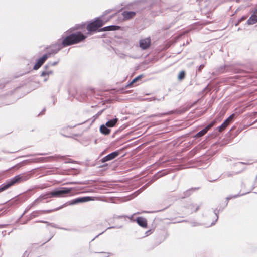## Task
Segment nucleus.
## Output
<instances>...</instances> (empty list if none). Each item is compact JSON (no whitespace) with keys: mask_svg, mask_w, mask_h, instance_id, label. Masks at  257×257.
Here are the masks:
<instances>
[{"mask_svg":"<svg viewBox=\"0 0 257 257\" xmlns=\"http://www.w3.org/2000/svg\"><path fill=\"white\" fill-rule=\"evenodd\" d=\"M31 176V175L30 174H22L18 175L11 179L15 184L17 183L27 181L30 178Z\"/></svg>","mask_w":257,"mask_h":257,"instance_id":"20e7f679","label":"nucleus"},{"mask_svg":"<svg viewBox=\"0 0 257 257\" xmlns=\"http://www.w3.org/2000/svg\"><path fill=\"white\" fill-rule=\"evenodd\" d=\"M100 131L102 134H104V135H108L110 132V129H109L106 126V125H101L100 127Z\"/></svg>","mask_w":257,"mask_h":257,"instance_id":"412c9836","label":"nucleus"},{"mask_svg":"<svg viewBox=\"0 0 257 257\" xmlns=\"http://www.w3.org/2000/svg\"><path fill=\"white\" fill-rule=\"evenodd\" d=\"M43 211H36L32 213L31 218H34L42 214Z\"/></svg>","mask_w":257,"mask_h":257,"instance_id":"b1692460","label":"nucleus"},{"mask_svg":"<svg viewBox=\"0 0 257 257\" xmlns=\"http://www.w3.org/2000/svg\"><path fill=\"white\" fill-rule=\"evenodd\" d=\"M119 154V152L118 151L113 152L102 158L101 161L102 163H104L105 162L112 160L118 156Z\"/></svg>","mask_w":257,"mask_h":257,"instance_id":"6e6552de","label":"nucleus"},{"mask_svg":"<svg viewBox=\"0 0 257 257\" xmlns=\"http://www.w3.org/2000/svg\"><path fill=\"white\" fill-rule=\"evenodd\" d=\"M63 47H64L62 45L60 40H58L56 43L49 46V49H50V52L47 54H49V56L51 54H55ZM47 49H48V48H47Z\"/></svg>","mask_w":257,"mask_h":257,"instance_id":"7ed1b4c3","label":"nucleus"},{"mask_svg":"<svg viewBox=\"0 0 257 257\" xmlns=\"http://www.w3.org/2000/svg\"><path fill=\"white\" fill-rule=\"evenodd\" d=\"M65 205H62V206H60V207H58V208H56V209H54V210H49V211H47V212H51L52 211H57V210H59V209H60L62 208L63 207V206H64Z\"/></svg>","mask_w":257,"mask_h":257,"instance_id":"473e14b6","label":"nucleus"},{"mask_svg":"<svg viewBox=\"0 0 257 257\" xmlns=\"http://www.w3.org/2000/svg\"><path fill=\"white\" fill-rule=\"evenodd\" d=\"M78 184V183L76 182H71L67 183V184Z\"/></svg>","mask_w":257,"mask_h":257,"instance_id":"ea45409f","label":"nucleus"},{"mask_svg":"<svg viewBox=\"0 0 257 257\" xmlns=\"http://www.w3.org/2000/svg\"><path fill=\"white\" fill-rule=\"evenodd\" d=\"M118 121V119L117 118H115L113 119L109 120L105 123V125L107 127H113Z\"/></svg>","mask_w":257,"mask_h":257,"instance_id":"aec40b11","label":"nucleus"},{"mask_svg":"<svg viewBox=\"0 0 257 257\" xmlns=\"http://www.w3.org/2000/svg\"><path fill=\"white\" fill-rule=\"evenodd\" d=\"M1 160V159L0 158V161Z\"/></svg>","mask_w":257,"mask_h":257,"instance_id":"5fc2aeb1","label":"nucleus"},{"mask_svg":"<svg viewBox=\"0 0 257 257\" xmlns=\"http://www.w3.org/2000/svg\"><path fill=\"white\" fill-rule=\"evenodd\" d=\"M242 164H247V163H243V162H238V163H236L235 165L236 166H238V165H242Z\"/></svg>","mask_w":257,"mask_h":257,"instance_id":"e433bc0d","label":"nucleus"},{"mask_svg":"<svg viewBox=\"0 0 257 257\" xmlns=\"http://www.w3.org/2000/svg\"><path fill=\"white\" fill-rule=\"evenodd\" d=\"M247 18L246 16H242L239 20V22H241L243 20H244Z\"/></svg>","mask_w":257,"mask_h":257,"instance_id":"4c0bfd02","label":"nucleus"},{"mask_svg":"<svg viewBox=\"0 0 257 257\" xmlns=\"http://www.w3.org/2000/svg\"><path fill=\"white\" fill-rule=\"evenodd\" d=\"M234 116V114H232L230 115L218 127L219 132H221L223 131L232 121Z\"/></svg>","mask_w":257,"mask_h":257,"instance_id":"9d476101","label":"nucleus"},{"mask_svg":"<svg viewBox=\"0 0 257 257\" xmlns=\"http://www.w3.org/2000/svg\"><path fill=\"white\" fill-rule=\"evenodd\" d=\"M185 72L184 71H181L178 76V79L179 80H182L185 78Z\"/></svg>","mask_w":257,"mask_h":257,"instance_id":"393cba45","label":"nucleus"},{"mask_svg":"<svg viewBox=\"0 0 257 257\" xmlns=\"http://www.w3.org/2000/svg\"><path fill=\"white\" fill-rule=\"evenodd\" d=\"M230 71V67L227 65L221 66L219 67H218L217 69V73H220V74L229 72Z\"/></svg>","mask_w":257,"mask_h":257,"instance_id":"a211bd4d","label":"nucleus"},{"mask_svg":"<svg viewBox=\"0 0 257 257\" xmlns=\"http://www.w3.org/2000/svg\"><path fill=\"white\" fill-rule=\"evenodd\" d=\"M183 222V220H182V221H178V223H181V222Z\"/></svg>","mask_w":257,"mask_h":257,"instance_id":"de8ad7c7","label":"nucleus"},{"mask_svg":"<svg viewBox=\"0 0 257 257\" xmlns=\"http://www.w3.org/2000/svg\"><path fill=\"white\" fill-rule=\"evenodd\" d=\"M43 200L42 199V198H41V195H40L38 198H37L36 199H35L31 204H30L29 205H28L26 207V208L25 210L24 213L27 212L32 207H33L35 206H36L37 205H38L39 203H40L41 202H42Z\"/></svg>","mask_w":257,"mask_h":257,"instance_id":"2eb2a0df","label":"nucleus"},{"mask_svg":"<svg viewBox=\"0 0 257 257\" xmlns=\"http://www.w3.org/2000/svg\"><path fill=\"white\" fill-rule=\"evenodd\" d=\"M73 190V188L62 187L48 193L42 194L41 198L44 200L51 197H65L71 193Z\"/></svg>","mask_w":257,"mask_h":257,"instance_id":"f257e3e1","label":"nucleus"},{"mask_svg":"<svg viewBox=\"0 0 257 257\" xmlns=\"http://www.w3.org/2000/svg\"><path fill=\"white\" fill-rule=\"evenodd\" d=\"M104 231H102V232H101V233H99V234H98V235H97V236H98V235H101V234H102Z\"/></svg>","mask_w":257,"mask_h":257,"instance_id":"c03bdc74","label":"nucleus"},{"mask_svg":"<svg viewBox=\"0 0 257 257\" xmlns=\"http://www.w3.org/2000/svg\"><path fill=\"white\" fill-rule=\"evenodd\" d=\"M40 155H44V154H40Z\"/></svg>","mask_w":257,"mask_h":257,"instance_id":"864d4df0","label":"nucleus"},{"mask_svg":"<svg viewBox=\"0 0 257 257\" xmlns=\"http://www.w3.org/2000/svg\"><path fill=\"white\" fill-rule=\"evenodd\" d=\"M150 37L142 39L139 41V46L142 50L148 49L151 45Z\"/></svg>","mask_w":257,"mask_h":257,"instance_id":"0eeeda50","label":"nucleus"},{"mask_svg":"<svg viewBox=\"0 0 257 257\" xmlns=\"http://www.w3.org/2000/svg\"><path fill=\"white\" fill-rule=\"evenodd\" d=\"M215 123V121L214 120L213 121H212L210 123H209V124H208L205 128L204 129L206 131V132H207V131L210 128H211Z\"/></svg>","mask_w":257,"mask_h":257,"instance_id":"7c9ffc66","label":"nucleus"},{"mask_svg":"<svg viewBox=\"0 0 257 257\" xmlns=\"http://www.w3.org/2000/svg\"><path fill=\"white\" fill-rule=\"evenodd\" d=\"M63 47H66L74 44V41L72 37V35L70 34L69 36L64 38L62 42H61Z\"/></svg>","mask_w":257,"mask_h":257,"instance_id":"4468645a","label":"nucleus"},{"mask_svg":"<svg viewBox=\"0 0 257 257\" xmlns=\"http://www.w3.org/2000/svg\"><path fill=\"white\" fill-rule=\"evenodd\" d=\"M92 198L91 197H83L80 198H77L75 199H73L70 201L68 203L69 205H74L76 204H78L81 202H85L90 200H92Z\"/></svg>","mask_w":257,"mask_h":257,"instance_id":"1a4fd4ad","label":"nucleus"},{"mask_svg":"<svg viewBox=\"0 0 257 257\" xmlns=\"http://www.w3.org/2000/svg\"><path fill=\"white\" fill-rule=\"evenodd\" d=\"M172 113V111H169L168 112L162 113H159L153 114V115H151V117H162L163 116L171 114Z\"/></svg>","mask_w":257,"mask_h":257,"instance_id":"5701e85b","label":"nucleus"},{"mask_svg":"<svg viewBox=\"0 0 257 257\" xmlns=\"http://www.w3.org/2000/svg\"><path fill=\"white\" fill-rule=\"evenodd\" d=\"M136 15V13L133 11H126L122 12V15L123 16L124 20H128L133 18Z\"/></svg>","mask_w":257,"mask_h":257,"instance_id":"dca6fc26","label":"nucleus"},{"mask_svg":"<svg viewBox=\"0 0 257 257\" xmlns=\"http://www.w3.org/2000/svg\"><path fill=\"white\" fill-rule=\"evenodd\" d=\"M110 12V10L106 11V13H109Z\"/></svg>","mask_w":257,"mask_h":257,"instance_id":"8fccbe9b","label":"nucleus"},{"mask_svg":"<svg viewBox=\"0 0 257 257\" xmlns=\"http://www.w3.org/2000/svg\"><path fill=\"white\" fill-rule=\"evenodd\" d=\"M104 22L99 18H97L95 21L90 23L87 26V30L88 31L92 32L96 31L104 25Z\"/></svg>","mask_w":257,"mask_h":257,"instance_id":"f03ea898","label":"nucleus"},{"mask_svg":"<svg viewBox=\"0 0 257 257\" xmlns=\"http://www.w3.org/2000/svg\"><path fill=\"white\" fill-rule=\"evenodd\" d=\"M142 77V75H140L137 77H136L135 78H134L132 81L131 82H130L128 85H127L126 86V87H129L131 85H132L133 83H135L137 81H138V80H139L140 78H141Z\"/></svg>","mask_w":257,"mask_h":257,"instance_id":"bb28decb","label":"nucleus"},{"mask_svg":"<svg viewBox=\"0 0 257 257\" xmlns=\"http://www.w3.org/2000/svg\"><path fill=\"white\" fill-rule=\"evenodd\" d=\"M189 208L192 212H196L199 210V209L200 208V205L192 204L190 205Z\"/></svg>","mask_w":257,"mask_h":257,"instance_id":"4be33fe9","label":"nucleus"},{"mask_svg":"<svg viewBox=\"0 0 257 257\" xmlns=\"http://www.w3.org/2000/svg\"><path fill=\"white\" fill-rule=\"evenodd\" d=\"M102 111H103V110H101V111H100L98 112L97 113V114H96V115H95V116H94V117H95V118L98 117V116H99V115L102 113Z\"/></svg>","mask_w":257,"mask_h":257,"instance_id":"c9c22d12","label":"nucleus"},{"mask_svg":"<svg viewBox=\"0 0 257 257\" xmlns=\"http://www.w3.org/2000/svg\"><path fill=\"white\" fill-rule=\"evenodd\" d=\"M257 22V15L252 13L251 16L249 18L247 21V24L248 25H253Z\"/></svg>","mask_w":257,"mask_h":257,"instance_id":"6ab92c4d","label":"nucleus"},{"mask_svg":"<svg viewBox=\"0 0 257 257\" xmlns=\"http://www.w3.org/2000/svg\"><path fill=\"white\" fill-rule=\"evenodd\" d=\"M49 64H47L45 66L44 70L42 72L41 76L45 77L44 81H47L48 80V77L50 75L53 74V70H49Z\"/></svg>","mask_w":257,"mask_h":257,"instance_id":"9b49d317","label":"nucleus"},{"mask_svg":"<svg viewBox=\"0 0 257 257\" xmlns=\"http://www.w3.org/2000/svg\"><path fill=\"white\" fill-rule=\"evenodd\" d=\"M231 198V197H227L226 198V199H227V200H228L230 199Z\"/></svg>","mask_w":257,"mask_h":257,"instance_id":"37998d69","label":"nucleus"},{"mask_svg":"<svg viewBox=\"0 0 257 257\" xmlns=\"http://www.w3.org/2000/svg\"><path fill=\"white\" fill-rule=\"evenodd\" d=\"M142 227V229H147V226L144 225V226H141Z\"/></svg>","mask_w":257,"mask_h":257,"instance_id":"a19ab883","label":"nucleus"},{"mask_svg":"<svg viewBox=\"0 0 257 257\" xmlns=\"http://www.w3.org/2000/svg\"><path fill=\"white\" fill-rule=\"evenodd\" d=\"M215 224V222H213L211 223V225H214Z\"/></svg>","mask_w":257,"mask_h":257,"instance_id":"49530a36","label":"nucleus"},{"mask_svg":"<svg viewBox=\"0 0 257 257\" xmlns=\"http://www.w3.org/2000/svg\"><path fill=\"white\" fill-rule=\"evenodd\" d=\"M239 23H240V22H239V21L237 23H236L235 26L238 25Z\"/></svg>","mask_w":257,"mask_h":257,"instance_id":"a18cd8bd","label":"nucleus"},{"mask_svg":"<svg viewBox=\"0 0 257 257\" xmlns=\"http://www.w3.org/2000/svg\"><path fill=\"white\" fill-rule=\"evenodd\" d=\"M219 210H217V209H216L215 211H214V213L216 215V220L218 219V216L217 215V213H218V212H219Z\"/></svg>","mask_w":257,"mask_h":257,"instance_id":"58836bf2","label":"nucleus"},{"mask_svg":"<svg viewBox=\"0 0 257 257\" xmlns=\"http://www.w3.org/2000/svg\"><path fill=\"white\" fill-rule=\"evenodd\" d=\"M204 64H201V65H200L199 66V68H198V70H197V71H198L199 72H200L201 71L202 69H203V68H204Z\"/></svg>","mask_w":257,"mask_h":257,"instance_id":"f704fd0d","label":"nucleus"},{"mask_svg":"<svg viewBox=\"0 0 257 257\" xmlns=\"http://www.w3.org/2000/svg\"><path fill=\"white\" fill-rule=\"evenodd\" d=\"M114 227L113 226H111V227H109L107 228V229H110V228H113Z\"/></svg>","mask_w":257,"mask_h":257,"instance_id":"09e8293b","label":"nucleus"},{"mask_svg":"<svg viewBox=\"0 0 257 257\" xmlns=\"http://www.w3.org/2000/svg\"><path fill=\"white\" fill-rule=\"evenodd\" d=\"M215 123V121L214 120L213 121H212L210 123H209V124H208L205 128L204 129L206 131V132H207V131L210 128H211Z\"/></svg>","mask_w":257,"mask_h":257,"instance_id":"c756f323","label":"nucleus"},{"mask_svg":"<svg viewBox=\"0 0 257 257\" xmlns=\"http://www.w3.org/2000/svg\"><path fill=\"white\" fill-rule=\"evenodd\" d=\"M120 26L117 25H110L106 27H104L100 29L98 31H114L119 30L120 29Z\"/></svg>","mask_w":257,"mask_h":257,"instance_id":"f3484780","label":"nucleus"},{"mask_svg":"<svg viewBox=\"0 0 257 257\" xmlns=\"http://www.w3.org/2000/svg\"><path fill=\"white\" fill-rule=\"evenodd\" d=\"M73 40L74 41V44H77L84 40L86 38V36L83 35L80 32L71 34Z\"/></svg>","mask_w":257,"mask_h":257,"instance_id":"423d86ee","label":"nucleus"},{"mask_svg":"<svg viewBox=\"0 0 257 257\" xmlns=\"http://www.w3.org/2000/svg\"><path fill=\"white\" fill-rule=\"evenodd\" d=\"M49 57V54H44L41 58L38 60L37 63L34 66L33 69L34 70L38 69Z\"/></svg>","mask_w":257,"mask_h":257,"instance_id":"f8f14e48","label":"nucleus"},{"mask_svg":"<svg viewBox=\"0 0 257 257\" xmlns=\"http://www.w3.org/2000/svg\"><path fill=\"white\" fill-rule=\"evenodd\" d=\"M206 133H207L206 131L204 128H203V130H202L200 131H199V132H198L196 134V136L197 137H201V136H203L204 135H205Z\"/></svg>","mask_w":257,"mask_h":257,"instance_id":"a878e982","label":"nucleus"},{"mask_svg":"<svg viewBox=\"0 0 257 257\" xmlns=\"http://www.w3.org/2000/svg\"><path fill=\"white\" fill-rule=\"evenodd\" d=\"M45 108H44L43 109V110L42 111L41 114H43L45 112ZM40 113L39 115H40Z\"/></svg>","mask_w":257,"mask_h":257,"instance_id":"79ce46f5","label":"nucleus"},{"mask_svg":"<svg viewBox=\"0 0 257 257\" xmlns=\"http://www.w3.org/2000/svg\"><path fill=\"white\" fill-rule=\"evenodd\" d=\"M138 213L139 212L136 213V214ZM136 213H134L130 217H128V219L130 220L131 223H134L135 222H136L138 224V225H147V221L145 218L143 217H138L135 218L134 215Z\"/></svg>","mask_w":257,"mask_h":257,"instance_id":"39448f33","label":"nucleus"},{"mask_svg":"<svg viewBox=\"0 0 257 257\" xmlns=\"http://www.w3.org/2000/svg\"><path fill=\"white\" fill-rule=\"evenodd\" d=\"M152 232H153V230L152 229H149L148 231H145V236H147L149 235L150 234H151L152 233Z\"/></svg>","mask_w":257,"mask_h":257,"instance_id":"2f4dec72","label":"nucleus"},{"mask_svg":"<svg viewBox=\"0 0 257 257\" xmlns=\"http://www.w3.org/2000/svg\"><path fill=\"white\" fill-rule=\"evenodd\" d=\"M60 229H62L67 230V229H66V228H60Z\"/></svg>","mask_w":257,"mask_h":257,"instance_id":"603ef678","label":"nucleus"},{"mask_svg":"<svg viewBox=\"0 0 257 257\" xmlns=\"http://www.w3.org/2000/svg\"><path fill=\"white\" fill-rule=\"evenodd\" d=\"M14 185V184L12 179L6 181L5 183L0 185V193L6 190Z\"/></svg>","mask_w":257,"mask_h":257,"instance_id":"ddd939ff","label":"nucleus"},{"mask_svg":"<svg viewBox=\"0 0 257 257\" xmlns=\"http://www.w3.org/2000/svg\"><path fill=\"white\" fill-rule=\"evenodd\" d=\"M58 63V61H55V62H49L48 64H49V66H55V65H56Z\"/></svg>","mask_w":257,"mask_h":257,"instance_id":"72a5a7b5","label":"nucleus"},{"mask_svg":"<svg viewBox=\"0 0 257 257\" xmlns=\"http://www.w3.org/2000/svg\"><path fill=\"white\" fill-rule=\"evenodd\" d=\"M239 172H240V171L235 172V173L233 172L232 174H231L230 172H228L224 173V174H222V175H223V177H229L232 176L233 175L236 174Z\"/></svg>","mask_w":257,"mask_h":257,"instance_id":"cd10ccee","label":"nucleus"},{"mask_svg":"<svg viewBox=\"0 0 257 257\" xmlns=\"http://www.w3.org/2000/svg\"><path fill=\"white\" fill-rule=\"evenodd\" d=\"M195 190H196V188H191L190 189L187 190L185 193V196L183 197V198L187 197L190 196L191 192Z\"/></svg>","mask_w":257,"mask_h":257,"instance_id":"c85d7f7f","label":"nucleus"},{"mask_svg":"<svg viewBox=\"0 0 257 257\" xmlns=\"http://www.w3.org/2000/svg\"><path fill=\"white\" fill-rule=\"evenodd\" d=\"M42 222L44 223H47V222H45V221H42Z\"/></svg>","mask_w":257,"mask_h":257,"instance_id":"3c124183","label":"nucleus"}]
</instances>
